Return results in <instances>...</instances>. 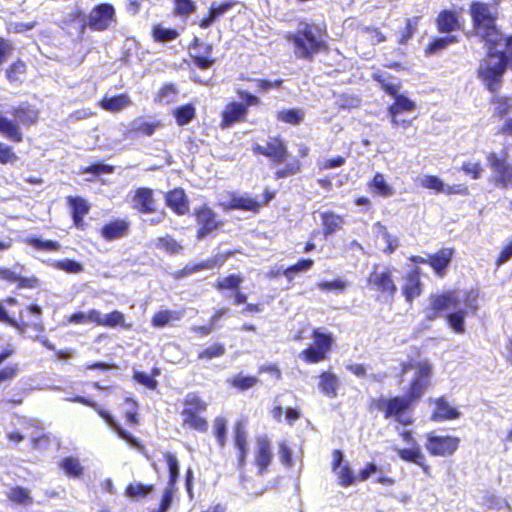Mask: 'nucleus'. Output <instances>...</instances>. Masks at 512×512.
Wrapping results in <instances>:
<instances>
[{
  "mask_svg": "<svg viewBox=\"0 0 512 512\" xmlns=\"http://www.w3.org/2000/svg\"><path fill=\"white\" fill-rule=\"evenodd\" d=\"M129 231L130 222L128 220L115 218L101 227L99 235L106 241H114L126 237Z\"/></svg>",
  "mask_w": 512,
  "mask_h": 512,
  "instance_id": "25",
  "label": "nucleus"
},
{
  "mask_svg": "<svg viewBox=\"0 0 512 512\" xmlns=\"http://www.w3.org/2000/svg\"><path fill=\"white\" fill-rule=\"evenodd\" d=\"M183 409L180 413H187L189 410L193 412H206L208 404L207 402L197 393L189 392L182 399Z\"/></svg>",
  "mask_w": 512,
  "mask_h": 512,
  "instance_id": "44",
  "label": "nucleus"
},
{
  "mask_svg": "<svg viewBox=\"0 0 512 512\" xmlns=\"http://www.w3.org/2000/svg\"><path fill=\"white\" fill-rule=\"evenodd\" d=\"M131 207L140 214H153L157 211V201L153 189L138 187L131 196Z\"/></svg>",
  "mask_w": 512,
  "mask_h": 512,
  "instance_id": "21",
  "label": "nucleus"
},
{
  "mask_svg": "<svg viewBox=\"0 0 512 512\" xmlns=\"http://www.w3.org/2000/svg\"><path fill=\"white\" fill-rule=\"evenodd\" d=\"M176 492H177L176 485L167 483V485L165 486V488L162 492L161 499H160L157 509L152 510L150 512H167V510L170 508V506L173 502V498H174V495L176 494Z\"/></svg>",
  "mask_w": 512,
  "mask_h": 512,
  "instance_id": "61",
  "label": "nucleus"
},
{
  "mask_svg": "<svg viewBox=\"0 0 512 512\" xmlns=\"http://www.w3.org/2000/svg\"><path fill=\"white\" fill-rule=\"evenodd\" d=\"M60 467L69 477L80 478L83 475V467L81 466L78 458L71 456L65 457L61 461Z\"/></svg>",
  "mask_w": 512,
  "mask_h": 512,
  "instance_id": "58",
  "label": "nucleus"
},
{
  "mask_svg": "<svg viewBox=\"0 0 512 512\" xmlns=\"http://www.w3.org/2000/svg\"><path fill=\"white\" fill-rule=\"evenodd\" d=\"M366 187L373 196L388 198L394 195V188L386 181V177L381 172H376L367 182Z\"/></svg>",
  "mask_w": 512,
  "mask_h": 512,
  "instance_id": "33",
  "label": "nucleus"
},
{
  "mask_svg": "<svg viewBox=\"0 0 512 512\" xmlns=\"http://www.w3.org/2000/svg\"><path fill=\"white\" fill-rule=\"evenodd\" d=\"M229 383L233 388L239 391H245L254 387L258 383V378L255 376H243L238 374L230 379Z\"/></svg>",
  "mask_w": 512,
  "mask_h": 512,
  "instance_id": "64",
  "label": "nucleus"
},
{
  "mask_svg": "<svg viewBox=\"0 0 512 512\" xmlns=\"http://www.w3.org/2000/svg\"><path fill=\"white\" fill-rule=\"evenodd\" d=\"M235 2H221L218 5H212L208 13L199 21L198 25L202 29L209 28L217 19L226 13Z\"/></svg>",
  "mask_w": 512,
  "mask_h": 512,
  "instance_id": "38",
  "label": "nucleus"
},
{
  "mask_svg": "<svg viewBox=\"0 0 512 512\" xmlns=\"http://www.w3.org/2000/svg\"><path fill=\"white\" fill-rule=\"evenodd\" d=\"M243 281L244 277L241 274L232 273L217 279L214 288L218 292L232 291L234 293L241 288Z\"/></svg>",
  "mask_w": 512,
  "mask_h": 512,
  "instance_id": "41",
  "label": "nucleus"
},
{
  "mask_svg": "<svg viewBox=\"0 0 512 512\" xmlns=\"http://www.w3.org/2000/svg\"><path fill=\"white\" fill-rule=\"evenodd\" d=\"M454 254L453 247H441L427 257L410 255L408 260L414 264H428L437 278H443L447 274Z\"/></svg>",
  "mask_w": 512,
  "mask_h": 512,
  "instance_id": "10",
  "label": "nucleus"
},
{
  "mask_svg": "<svg viewBox=\"0 0 512 512\" xmlns=\"http://www.w3.org/2000/svg\"><path fill=\"white\" fill-rule=\"evenodd\" d=\"M305 118V112L302 108H286L277 111L276 119L282 123L292 126L300 125Z\"/></svg>",
  "mask_w": 512,
  "mask_h": 512,
  "instance_id": "45",
  "label": "nucleus"
},
{
  "mask_svg": "<svg viewBox=\"0 0 512 512\" xmlns=\"http://www.w3.org/2000/svg\"><path fill=\"white\" fill-rule=\"evenodd\" d=\"M486 159L492 171L490 182L502 190L512 188V163L493 151L487 154Z\"/></svg>",
  "mask_w": 512,
  "mask_h": 512,
  "instance_id": "12",
  "label": "nucleus"
},
{
  "mask_svg": "<svg viewBox=\"0 0 512 512\" xmlns=\"http://www.w3.org/2000/svg\"><path fill=\"white\" fill-rule=\"evenodd\" d=\"M11 113L16 120L0 114V134L14 143H20L24 138L20 125L29 127L36 124L39 112L29 104H22L14 107Z\"/></svg>",
  "mask_w": 512,
  "mask_h": 512,
  "instance_id": "5",
  "label": "nucleus"
},
{
  "mask_svg": "<svg viewBox=\"0 0 512 512\" xmlns=\"http://www.w3.org/2000/svg\"><path fill=\"white\" fill-rule=\"evenodd\" d=\"M213 434L218 447L224 448L227 444V420L223 416L214 419Z\"/></svg>",
  "mask_w": 512,
  "mask_h": 512,
  "instance_id": "55",
  "label": "nucleus"
},
{
  "mask_svg": "<svg viewBox=\"0 0 512 512\" xmlns=\"http://www.w3.org/2000/svg\"><path fill=\"white\" fill-rule=\"evenodd\" d=\"M70 402L79 403L90 407L95 410V412L108 424V426L113 429L116 434L126 441L131 447L135 448L139 452H143L145 450L144 444H142L136 437H134L130 432L126 431L112 416L111 413L102 409L95 401L86 398L80 395H74L68 398Z\"/></svg>",
  "mask_w": 512,
  "mask_h": 512,
  "instance_id": "7",
  "label": "nucleus"
},
{
  "mask_svg": "<svg viewBox=\"0 0 512 512\" xmlns=\"http://www.w3.org/2000/svg\"><path fill=\"white\" fill-rule=\"evenodd\" d=\"M87 27V17L81 10L68 13L61 21V28L67 34L76 33L80 39H83Z\"/></svg>",
  "mask_w": 512,
  "mask_h": 512,
  "instance_id": "26",
  "label": "nucleus"
},
{
  "mask_svg": "<svg viewBox=\"0 0 512 512\" xmlns=\"http://www.w3.org/2000/svg\"><path fill=\"white\" fill-rule=\"evenodd\" d=\"M155 490L153 483L144 484L141 482L129 483L124 490V495L131 499L145 498Z\"/></svg>",
  "mask_w": 512,
  "mask_h": 512,
  "instance_id": "46",
  "label": "nucleus"
},
{
  "mask_svg": "<svg viewBox=\"0 0 512 512\" xmlns=\"http://www.w3.org/2000/svg\"><path fill=\"white\" fill-rule=\"evenodd\" d=\"M429 402L434 405V409L430 415V420L433 422H444L448 420L458 419L461 413L454 407L450 406L444 396L435 399H429Z\"/></svg>",
  "mask_w": 512,
  "mask_h": 512,
  "instance_id": "27",
  "label": "nucleus"
},
{
  "mask_svg": "<svg viewBox=\"0 0 512 512\" xmlns=\"http://www.w3.org/2000/svg\"><path fill=\"white\" fill-rule=\"evenodd\" d=\"M339 379L330 372L323 371L319 374L318 388L325 396L329 398H336L338 395Z\"/></svg>",
  "mask_w": 512,
  "mask_h": 512,
  "instance_id": "36",
  "label": "nucleus"
},
{
  "mask_svg": "<svg viewBox=\"0 0 512 512\" xmlns=\"http://www.w3.org/2000/svg\"><path fill=\"white\" fill-rule=\"evenodd\" d=\"M151 37L154 42L166 43L176 40L179 32L175 28H166L162 24H155L151 28Z\"/></svg>",
  "mask_w": 512,
  "mask_h": 512,
  "instance_id": "47",
  "label": "nucleus"
},
{
  "mask_svg": "<svg viewBox=\"0 0 512 512\" xmlns=\"http://www.w3.org/2000/svg\"><path fill=\"white\" fill-rule=\"evenodd\" d=\"M458 42V37L454 35H447L444 37H435L433 38L425 47V55L431 56L435 55L438 52L446 49L450 44H454Z\"/></svg>",
  "mask_w": 512,
  "mask_h": 512,
  "instance_id": "48",
  "label": "nucleus"
},
{
  "mask_svg": "<svg viewBox=\"0 0 512 512\" xmlns=\"http://www.w3.org/2000/svg\"><path fill=\"white\" fill-rule=\"evenodd\" d=\"M67 203L71 208V217L73 225L81 230L85 229L84 217L89 213L90 207L86 200L79 196L67 197Z\"/></svg>",
  "mask_w": 512,
  "mask_h": 512,
  "instance_id": "31",
  "label": "nucleus"
},
{
  "mask_svg": "<svg viewBox=\"0 0 512 512\" xmlns=\"http://www.w3.org/2000/svg\"><path fill=\"white\" fill-rule=\"evenodd\" d=\"M313 265L314 261L312 259L302 258L296 263L288 266L286 269H283V275L287 278L288 281H292L296 273L310 270Z\"/></svg>",
  "mask_w": 512,
  "mask_h": 512,
  "instance_id": "59",
  "label": "nucleus"
},
{
  "mask_svg": "<svg viewBox=\"0 0 512 512\" xmlns=\"http://www.w3.org/2000/svg\"><path fill=\"white\" fill-rule=\"evenodd\" d=\"M179 319L178 315L171 310H159L151 318V325L155 328H163L171 321Z\"/></svg>",
  "mask_w": 512,
  "mask_h": 512,
  "instance_id": "60",
  "label": "nucleus"
},
{
  "mask_svg": "<svg viewBox=\"0 0 512 512\" xmlns=\"http://www.w3.org/2000/svg\"><path fill=\"white\" fill-rule=\"evenodd\" d=\"M425 448L434 457H450L460 446V438L452 435H437L429 432L425 435Z\"/></svg>",
  "mask_w": 512,
  "mask_h": 512,
  "instance_id": "13",
  "label": "nucleus"
},
{
  "mask_svg": "<svg viewBox=\"0 0 512 512\" xmlns=\"http://www.w3.org/2000/svg\"><path fill=\"white\" fill-rule=\"evenodd\" d=\"M459 297L455 290H447L440 293H431L428 296V304L423 308L426 321L432 322L443 316L444 312L456 308Z\"/></svg>",
  "mask_w": 512,
  "mask_h": 512,
  "instance_id": "9",
  "label": "nucleus"
},
{
  "mask_svg": "<svg viewBox=\"0 0 512 512\" xmlns=\"http://www.w3.org/2000/svg\"><path fill=\"white\" fill-rule=\"evenodd\" d=\"M469 12L473 33L486 49L476 76L488 92H496L507 70L512 71V34H504L497 25L498 2H472Z\"/></svg>",
  "mask_w": 512,
  "mask_h": 512,
  "instance_id": "1",
  "label": "nucleus"
},
{
  "mask_svg": "<svg viewBox=\"0 0 512 512\" xmlns=\"http://www.w3.org/2000/svg\"><path fill=\"white\" fill-rule=\"evenodd\" d=\"M173 116L179 126H184L196 117V108L192 103L180 105L173 110Z\"/></svg>",
  "mask_w": 512,
  "mask_h": 512,
  "instance_id": "49",
  "label": "nucleus"
},
{
  "mask_svg": "<svg viewBox=\"0 0 512 512\" xmlns=\"http://www.w3.org/2000/svg\"><path fill=\"white\" fill-rule=\"evenodd\" d=\"M248 110L241 102H229L221 113V127L228 128L246 119Z\"/></svg>",
  "mask_w": 512,
  "mask_h": 512,
  "instance_id": "29",
  "label": "nucleus"
},
{
  "mask_svg": "<svg viewBox=\"0 0 512 512\" xmlns=\"http://www.w3.org/2000/svg\"><path fill=\"white\" fill-rule=\"evenodd\" d=\"M203 412L188 411L187 413H180L182 416L181 426L184 429H190L198 433H206L209 428V423L201 414Z\"/></svg>",
  "mask_w": 512,
  "mask_h": 512,
  "instance_id": "34",
  "label": "nucleus"
},
{
  "mask_svg": "<svg viewBox=\"0 0 512 512\" xmlns=\"http://www.w3.org/2000/svg\"><path fill=\"white\" fill-rule=\"evenodd\" d=\"M420 16L406 19L404 28L399 32L398 44L406 45L418 30Z\"/></svg>",
  "mask_w": 512,
  "mask_h": 512,
  "instance_id": "57",
  "label": "nucleus"
},
{
  "mask_svg": "<svg viewBox=\"0 0 512 512\" xmlns=\"http://www.w3.org/2000/svg\"><path fill=\"white\" fill-rule=\"evenodd\" d=\"M311 337L313 344L300 352V358L307 364L326 360L334 342L332 333H324L316 328L312 330Z\"/></svg>",
  "mask_w": 512,
  "mask_h": 512,
  "instance_id": "8",
  "label": "nucleus"
},
{
  "mask_svg": "<svg viewBox=\"0 0 512 512\" xmlns=\"http://www.w3.org/2000/svg\"><path fill=\"white\" fill-rule=\"evenodd\" d=\"M131 104V100L126 93L115 95L108 98H103L99 102V106L109 112H119L122 109L128 107Z\"/></svg>",
  "mask_w": 512,
  "mask_h": 512,
  "instance_id": "40",
  "label": "nucleus"
},
{
  "mask_svg": "<svg viewBox=\"0 0 512 512\" xmlns=\"http://www.w3.org/2000/svg\"><path fill=\"white\" fill-rule=\"evenodd\" d=\"M226 208L230 210L258 213L262 208V204L255 198L249 196H238L235 193H232Z\"/></svg>",
  "mask_w": 512,
  "mask_h": 512,
  "instance_id": "35",
  "label": "nucleus"
},
{
  "mask_svg": "<svg viewBox=\"0 0 512 512\" xmlns=\"http://www.w3.org/2000/svg\"><path fill=\"white\" fill-rule=\"evenodd\" d=\"M163 127V122L161 120H155L152 122H140L132 127V131L136 135L143 136H152L157 129Z\"/></svg>",
  "mask_w": 512,
  "mask_h": 512,
  "instance_id": "63",
  "label": "nucleus"
},
{
  "mask_svg": "<svg viewBox=\"0 0 512 512\" xmlns=\"http://www.w3.org/2000/svg\"><path fill=\"white\" fill-rule=\"evenodd\" d=\"M284 37L293 45L294 54L299 59L313 61L317 54L328 50L327 31L315 23H304L302 28L288 32Z\"/></svg>",
  "mask_w": 512,
  "mask_h": 512,
  "instance_id": "4",
  "label": "nucleus"
},
{
  "mask_svg": "<svg viewBox=\"0 0 512 512\" xmlns=\"http://www.w3.org/2000/svg\"><path fill=\"white\" fill-rule=\"evenodd\" d=\"M343 459L344 455L340 449L333 450L331 469L337 474L338 484L346 488L356 484L357 478L348 463L342 465Z\"/></svg>",
  "mask_w": 512,
  "mask_h": 512,
  "instance_id": "23",
  "label": "nucleus"
},
{
  "mask_svg": "<svg viewBox=\"0 0 512 512\" xmlns=\"http://www.w3.org/2000/svg\"><path fill=\"white\" fill-rule=\"evenodd\" d=\"M7 498L12 503L18 505H31L33 503V499L30 496L29 490L21 486L11 487L9 493L7 494Z\"/></svg>",
  "mask_w": 512,
  "mask_h": 512,
  "instance_id": "54",
  "label": "nucleus"
},
{
  "mask_svg": "<svg viewBox=\"0 0 512 512\" xmlns=\"http://www.w3.org/2000/svg\"><path fill=\"white\" fill-rule=\"evenodd\" d=\"M467 311L458 309L445 315L448 326L456 333L463 334L465 332V317Z\"/></svg>",
  "mask_w": 512,
  "mask_h": 512,
  "instance_id": "52",
  "label": "nucleus"
},
{
  "mask_svg": "<svg viewBox=\"0 0 512 512\" xmlns=\"http://www.w3.org/2000/svg\"><path fill=\"white\" fill-rule=\"evenodd\" d=\"M163 459L165 460L168 468V484L176 485L180 474V465L178 458L171 452H164Z\"/></svg>",
  "mask_w": 512,
  "mask_h": 512,
  "instance_id": "53",
  "label": "nucleus"
},
{
  "mask_svg": "<svg viewBox=\"0 0 512 512\" xmlns=\"http://www.w3.org/2000/svg\"><path fill=\"white\" fill-rule=\"evenodd\" d=\"M117 409L119 417L124 420L127 426L135 427L139 424V406L134 399L124 398Z\"/></svg>",
  "mask_w": 512,
  "mask_h": 512,
  "instance_id": "32",
  "label": "nucleus"
},
{
  "mask_svg": "<svg viewBox=\"0 0 512 512\" xmlns=\"http://www.w3.org/2000/svg\"><path fill=\"white\" fill-rule=\"evenodd\" d=\"M400 437L404 442L411 444L412 447L398 449V457L405 462L417 465L425 476L432 477L431 466L428 464L425 454L417 444L412 431L403 430L400 433Z\"/></svg>",
  "mask_w": 512,
  "mask_h": 512,
  "instance_id": "11",
  "label": "nucleus"
},
{
  "mask_svg": "<svg viewBox=\"0 0 512 512\" xmlns=\"http://www.w3.org/2000/svg\"><path fill=\"white\" fill-rule=\"evenodd\" d=\"M164 203L177 216L187 215L190 211V200L182 187L165 192Z\"/></svg>",
  "mask_w": 512,
  "mask_h": 512,
  "instance_id": "22",
  "label": "nucleus"
},
{
  "mask_svg": "<svg viewBox=\"0 0 512 512\" xmlns=\"http://www.w3.org/2000/svg\"><path fill=\"white\" fill-rule=\"evenodd\" d=\"M27 73V64L18 58L12 62L5 71V77L12 84H21Z\"/></svg>",
  "mask_w": 512,
  "mask_h": 512,
  "instance_id": "43",
  "label": "nucleus"
},
{
  "mask_svg": "<svg viewBox=\"0 0 512 512\" xmlns=\"http://www.w3.org/2000/svg\"><path fill=\"white\" fill-rule=\"evenodd\" d=\"M193 217L198 225L195 235L197 240L204 239L223 225V222L217 219L216 212L207 204L196 207Z\"/></svg>",
  "mask_w": 512,
  "mask_h": 512,
  "instance_id": "14",
  "label": "nucleus"
},
{
  "mask_svg": "<svg viewBox=\"0 0 512 512\" xmlns=\"http://www.w3.org/2000/svg\"><path fill=\"white\" fill-rule=\"evenodd\" d=\"M373 79L380 85L381 89L390 96H395L400 89L399 83H394L395 79L392 75L374 74Z\"/></svg>",
  "mask_w": 512,
  "mask_h": 512,
  "instance_id": "56",
  "label": "nucleus"
},
{
  "mask_svg": "<svg viewBox=\"0 0 512 512\" xmlns=\"http://www.w3.org/2000/svg\"><path fill=\"white\" fill-rule=\"evenodd\" d=\"M233 255L232 251H228L223 254H216L212 257H209L205 260H202L198 263L186 264L181 269H178L173 272V278L176 280H180L185 278L193 273H197L203 270H210L214 268H221L227 258Z\"/></svg>",
  "mask_w": 512,
  "mask_h": 512,
  "instance_id": "16",
  "label": "nucleus"
},
{
  "mask_svg": "<svg viewBox=\"0 0 512 512\" xmlns=\"http://www.w3.org/2000/svg\"><path fill=\"white\" fill-rule=\"evenodd\" d=\"M392 97L394 98V102L387 108L392 126L395 128L409 127L411 125V120L400 119L398 116L402 112H413L416 109L415 102L405 95L399 94V91H397V94Z\"/></svg>",
  "mask_w": 512,
  "mask_h": 512,
  "instance_id": "17",
  "label": "nucleus"
},
{
  "mask_svg": "<svg viewBox=\"0 0 512 512\" xmlns=\"http://www.w3.org/2000/svg\"><path fill=\"white\" fill-rule=\"evenodd\" d=\"M86 17L88 28L93 31H105L115 22V9L109 3H99Z\"/></svg>",
  "mask_w": 512,
  "mask_h": 512,
  "instance_id": "15",
  "label": "nucleus"
},
{
  "mask_svg": "<svg viewBox=\"0 0 512 512\" xmlns=\"http://www.w3.org/2000/svg\"><path fill=\"white\" fill-rule=\"evenodd\" d=\"M366 282L369 289L376 293L377 301L394 300L398 287L390 268L379 270V266L374 265L368 274Z\"/></svg>",
  "mask_w": 512,
  "mask_h": 512,
  "instance_id": "6",
  "label": "nucleus"
},
{
  "mask_svg": "<svg viewBox=\"0 0 512 512\" xmlns=\"http://www.w3.org/2000/svg\"><path fill=\"white\" fill-rule=\"evenodd\" d=\"M42 308L38 304H29L25 308L21 309L18 313V317L14 320L22 319L25 322L36 324L33 328H27L23 331H18L20 334L27 332L42 333L44 331V324L42 321Z\"/></svg>",
  "mask_w": 512,
  "mask_h": 512,
  "instance_id": "28",
  "label": "nucleus"
},
{
  "mask_svg": "<svg viewBox=\"0 0 512 512\" xmlns=\"http://www.w3.org/2000/svg\"><path fill=\"white\" fill-rule=\"evenodd\" d=\"M490 92L492 96L489 98L491 116L495 120L501 121L509 118L512 114V95L498 94V91Z\"/></svg>",
  "mask_w": 512,
  "mask_h": 512,
  "instance_id": "24",
  "label": "nucleus"
},
{
  "mask_svg": "<svg viewBox=\"0 0 512 512\" xmlns=\"http://www.w3.org/2000/svg\"><path fill=\"white\" fill-rule=\"evenodd\" d=\"M232 443L236 450V467L238 470H243L249 451L248 433L243 421L239 420L234 423Z\"/></svg>",
  "mask_w": 512,
  "mask_h": 512,
  "instance_id": "18",
  "label": "nucleus"
},
{
  "mask_svg": "<svg viewBox=\"0 0 512 512\" xmlns=\"http://www.w3.org/2000/svg\"><path fill=\"white\" fill-rule=\"evenodd\" d=\"M423 290L421 270L418 266H415L406 272L401 292L405 301L411 305L423 293Z\"/></svg>",
  "mask_w": 512,
  "mask_h": 512,
  "instance_id": "20",
  "label": "nucleus"
},
{
  "mask_svg": "<svg viewBox=\"0 0 512 512\" xmlns=\"http://www.w3.org/2000/svg\"><path fill=\"white\" fill-rule=\"evenodd\" d=\"M460 13L452 10H442L436 17L437 31L449 34L462 29Z\"/></svg>",
  "mask_w": 512,
  "mask_h": 512,
  "instance_id": "30",
  "label": "nucleus"
},
{
  "mask_svg": "<svg viewBox=\"0 0 512 512\" xmlns=\"http://www.w3.org/2000/svg\"><path fill=\"white\" fill-rule=\"evenodd\" d=\"M322 231L325 237L332 235L339 230L344 223V217L333 211L322 212L321 215Z\"/></svg>",
  "mask_w": 512,
  "mask_h": 512,
  "instance_id": "37",
  "label": "nucleus"
},
{
  "mask_svg": "<svg viewBox=\"0 0 512 512\" xmlns=\"http://www.w3.org/2000/svg\"><path fill=\"white\" fill-rule=\"evenodd\" d=\"M24 242L36 251L58 252L62 248L61 244L56 240L40 239L36 236L26 237Z\"/></svg>",
  "mask_w": 512,
  "mask_h": 512,
  "instance_id": "42",
  "label": "nucleus"
},
{
  "mask_svg": "<svg viewBox=\"0 0 512 512\" xmlns=\"http://www.w3.org/2000/svg\"><path fill=\"white\" fill-rule=\"evenodd\" d=\"M226 353V348L222 343H214L209 347L201 350L197 354L199 360L209 361L214 358L222 357Z\"/></svg>",
  "mask_w": 512,
  "mask_h": 512,
  "instance_id": "62",
  "label": "nucleus"
},
{
  "mask_svg": "<svg viewBox=\"0 0 512 512\" xmlns=\"http://www.w3.org/2000/svg\"><path fill=\"white\" fill-rule=\"evenodd\" d=\"M102 327L114 328L121 327L126 330L132 329V323H126L125 315L119 310H112L103 318Z\"/></svg>",
  "mask_w": 512,
  "mask_h": 512,
  "instance_id": "50",
  "label": "nucleus"
},
{
  "mask_svg": "<svg viewBox=\"0 0 512 512\" xmlns=\"http://www.w3.org/2000/svg\"><path fill=\"white\" fill-rule=\"evenodd\" d=\"M252 152L255 156H263L269 159L273 164H284L274 171L273 177L275 180L292 177L303 170V163L299 158L294 157L288 161V147L280 135L270 137L264 146L254 143Z\"/></svg>",
  "mask_w": 512,
  "mask_h": 512,
  "instance_id": "3",
  "label": "nucleus"
},
{
  "mask_svg": "<svg viewBox=\"0 0 512 512\" xmlns=\"http://www.w3.org/2000/svg\"><path fill=\"white\" fill-rule=\"evenodd\" d=\"M272 461L273 450L270 439L265 435L257 437L254 450V465L257 468V474H266Z\"/></svg>",
  "mask_w": 512,
  "mask_h": 512,
  "instance_id": "19",
  "label": "nucleus"
},
{
  "mask_svg": "<svg viewBox=\"0 0 512 512\" xmlns=\"http://www.w3.org/2000/svg\"><path fill=\"white\" fill-rule=\"evenodd\" d=\"M155 246L171 256L182 254L184 251V246L170 234L158 237Z\"/></svg>",
  "mask_w": 512,
  "mask_h": 512,
  "instance_id": "39",
  "label": "nucleus"
},
{
  "mask_svg": "<svg viewBox=\"0 0 512 512\" xmlns=\"http://www.w3.org/2000/svg\"><path fill=\"white\" fill-rule=\"evenodd\" d=\"M46 263L54 269L69 273V274H77L83 271V265L74 260V259H61V260H53L46 261Z\"/></svg>",
  "mask_w": 512,
  "mask_h": 512,
  "instance_id": "51",
  "label": "nucleus"
},
{
  "mask_svg": "<svg viewBox=\"0 0 512 512\" xmlns=\"http://www.w3.org/2000/svg\"><path fill=\"white\" fill-rule=\"evenodd\" d=\"M417 371L410 380L403 395L388 397L385 413L386 420H394L402 426H410L414 422L413 411L430 386L432 366L427 361L414 366Z\"/></svg>",
  "mask_w": 512,
  "mask_h": 512,
  "instance_id": "2",
  "label": "nucleus"
}]
</instances>
